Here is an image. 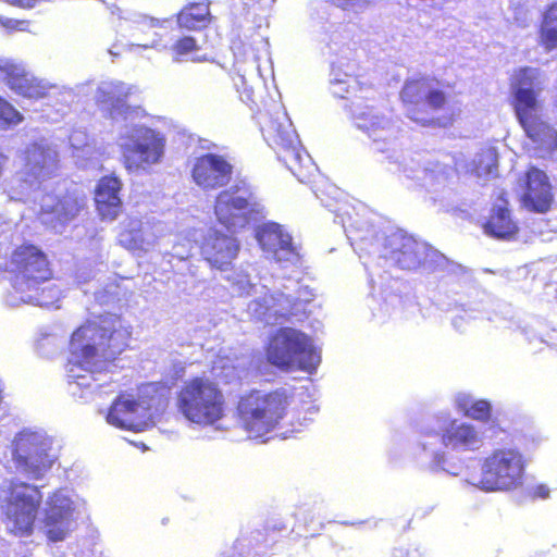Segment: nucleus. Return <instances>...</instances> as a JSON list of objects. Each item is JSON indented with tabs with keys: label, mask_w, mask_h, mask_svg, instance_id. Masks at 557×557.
<instances>
[{
	"label": "nucleus",
	"mask_w": 557,
	"mask_h": 557,
	"mask_svg": "<svg viewBox=\"0 0 557 557\" xmlns=\"http://www.w3.org/2000/svg\"><path fill=\"white\" fill-rule=\"evenodd\" d=\"M131 335L117 315L100 314L86 320L72 333L71 354L81 368L96 364L99 355L112 360L127 348Z\"/></svg>",
	"instance_id": "nucleus-1"
},
{
	"label": "nucleus",
	"mask_w": 557,
	"mask_h": 557,
	"mask_svg": "<svg viewBox=\"0 0 557 557\" xmlns=\"http://www.w3.org/2000/svg\"><path fill=\"white\" fill-rule=\"evenodd\" d=\"M454 88V83H442L435 76L420 75L405 81L399 99L413 122L425 127L447 128L457 119L455 112L441 116L432 114L446 110Z\"/></svg>",
	"instance_id": "nucleus-2"
},
{
	"label": "nucleus",
	"mask_w": 557,
	"mask_h": 557,
	"mask_svg": "<svg viewBox=\"0 0 557 557\" xmlns=\"http://www.w3.org/2000/svg\"><path fill=\"white\" fill-rule=\"evenodd\" d=\"M536 72L531 67L519 69L511 82V107L525 136L539 150H557V131L542 116L540 89L533 87Z\"/></svg>",
	"instance_id": "nucleus-3"
},
{
	"label": "nucleus",
	"mask_w": 557,
	"mask_h": 557,
	"mask_svg": "<svg viewBox=\"0 0 557 557\" xmlns=\"http://www.w3.org/2000/svg\"><path fill=\"white\" fill-rule=\"evenodd\" d=\"M175 407L190 423L210 426L226 416L227 403L218 382L206 375H195L177 389Z\"/></svg>",
	"instance_id": "nucleus-4"
},
{
	"label": "nucleus",
	"mask_w": 557,
	"mask_h": 557,
	"mask_svg": "<svg viewBox=\"0 0 557 557\" xmlns=\"http://www.w3.org/2000/svg\"><path fill=\"white\" fill-rule=\"evenodd\" d=\"M290 399L292 395L284 388L248 391L236 406L243 429L256 438L272 432L287 414Z\"/></svg>",
	"instance_id": "nucleus-5"
},
{
	"label": "nucleus",
	"mask_w": 557,
	"mask_h": 557,
	"mask_svg": "<svg viewBox=\"0 0 557 557\" xmlns=\"http://www.w3.org/2000/svg\"><path fill=\"white\" fill-rule=\"evenodd\" d=\"M265 357L270 364L283 371L300 370L312 373L321 361L312 338L300 330L283 326L268 341Z\"/></svg>",
	"instance_id": "nucleus-6"
},
{
	"label": "nucleus",
	"mask_w": 557,
	"mask_h": 557,
	"mask_svg": "<svg viewBox=\"0 0 557 557\" xmlns=\"http://www.w3.org/2000/svg\"><path fill=\"white\" fill-rule=\"evenodd\" d=\"M261 132L268 145L276 152L278 160L299 180L309 176L312 168L310 157L298 147L297 136L286 117H268Z\"/></svg>",
	"instance_id": "nucleus-7"
},
{
	"label": "nucleus",
	"mask_w": 557,
	"mask_h": 557,
	"mask_svg": "<svg viewBox=\"0 0 557 557\" xmlns=\"http://www.w3.org/2000/svg\"><path fill=\"white\" fill-rule=\"evenodd\" d=\"M42 502L40 490H8L0 498L3 521L10 533L16 536H29Z\"/></svg>",
	"instance_id": "nucleus-8"
},
{
	"label": "nucleus",
	"mask_w": 557,
	"mask_h": 557,
	"mask_svg": "<svg viewBox=\"0 0 557 557\" xmlns=\"http://www.w3.org/2000/svg\"><path fill=\"white\" fill-rule=\"evenodd\" d=\"M79 515V506L62 490H54L47 498L42 518L46 537L53 543L67 539L77 529Z\"/></svg>",
	"instance_id": "nucleus-9"
},
{
	"label": "nucleus",
	"mask_w": 557,
	"mask_h": 557,
	"mask_svg": "<svg viewBox=\"0 0 557 557\" xmlns=\"http://www.w3.org/2000/svg\"><path fill=\"white\" fill-rule=\"evenodd\" d=\"M256 202L253 195L242 191L238 186L223 189L214 200V214L218 222L230 232L245 228L251 219Z\"/></svg>",
	"instance_id": "nucleus-10"
},
{
	"label": "nucleus",
	"mask_w": 557,
	"mask_h": 557,
	"mask_svg": "<svg viewBox=\"0 0 557 557\" xmlns=\"http://www.w3.org/2000/svg\"><path fill=\"white\" fill-rule=\"evenodd\" d=\"M521 194L519 203L522 209L536 214H546L555 205V191L548 174L530 165L520 177Z\"/></svg>",
	"instance_id": "nucleus-11"
},
{
	"label": "nucleus",
	"mask_w": 557,
	"mask_h": 557,
	"mask_svg": "<svg viewBox=\"0 0 557 557\" xmlns=\"http://www.w3.org/2000/svg\"><path fill=\"white\" fill-rule=\"evenodd\" d=\"M22 158L21 182L29 187L39 188L58 174L59 154L48 144L38 141L29 144L23 150Z\"/></svg>",
	"instance_id": "nucleus-12"
},
{
	"label": "nucleus",
	"mask_w": 557,
	"mask_h": 557,
	"mask_svg": "<svg viewBox=\"0 0 557 557\" xmlns=\"http://www.w3.org/2000/svg\"><path fill=\"white\" fill-rule=\"evenodd\" d=\"M47 444L35 433H18L13 441L12 457L17 470L39 479L52 466Z\"/></svg>",
	"instance_id": "nucleus-13"
},
{
	"label": "nucleus",
	"mask_w": 557,
	"mask_h": 557,
	"mask_svg": "<svg viewBox=\"0 0 557 557\" xmlns=\"http://www.w3.org/2000/svg\"><path fill=\"white\" fill-rule=\"evenodd\" d=\"M15 284L28 289L51 278L47 256L33 244L17 246L11 255Z\"/></svg>",
	"instance_id": "nucleus-14"
},
{
	"label": "nucleus",
	"mask_w": 557,
	"mask_h": 557,
	"mask_svg": "<svg viewBox=\"0 0 557 557\" xmlns=\"http://www.w3.org/2000/svg\"><path fill=\"white\" fill-rule=\"evenodd\" d=\"M164 146V137L146 127L140 131L136 140L122 147V163L128 172L145 170L161 160Z\"/></svg>",
	"instance_id": "nucleus-15"
},
{
	"label": "nucleus",
	"mask_w": 557,
	"mask_h": 557,
	"mask_svg": "<svg viewBox=\"0 0 557 557\" xmlns=\"http://www.w3.org/2000/svg\"><path fill=\"white\" fill-rule=\"evenodd\" d=\"M523 472L521 455L515 450H497L484 462L482 487L517 485Z\"/></svg>",
	"instance_id": "nucleus-16"
},
{
	"label": "nucleus",
	"mask_w": 557,
	"mask_h": 557,
	"mask_svg": "<svg viewBox=\"0 0 557 557\" xmlns=\"http://www.w3.org/2000/svg\"><path fill=\"white\" fill-rule=\"evenodd\" d=\"M233 173L234 166L227 158L213 152L197 157L190 171L194 183L205 191L227 186Z\"/></svg>",
	"instance_id": "nucleus-17"
},
{
	"label": "nucleus",
	"mask_w": 557,
	"mask_h": 557,
	"mask_svg": "<svg viewBox=\"0 0 557 557\" xmlns=\"http://www.w3.org/2000/svg\"><path fill=\"white\" fill-rule=\"evenodd\" d=\"M480 227L487 237L496 240L510 242L518 237L520 225L513 215L509 195L506 190L497 194L487 216L481 222Z\"/></svg>",
	"instance_id": "nucleus-18"
},
{
	"label": "nucleus",
	"mask_w": 557,
	"mask_h": 557,
	"mask_svg": "<svg viewBox=\"0 0 557 557\" xmlns=\"http://www.w3.org/2000/svg\"><path fill=\"white\" fill-rule=\"evenodd\" d=\"M239 250V240L221 232L209 234L200 245L202 259L219 271L231 270Z\"/></svg>",
	"instance_id": "nucleus-19"
},
{
	"label": "nucleus",
	"mask_w": 557,
	"mask_h": 557,
	"mask_svg": "<svg viewBox=\"0 0 557 557\" xmlns=\"http://www.w3.org/2000/svg\"><path fill=\"white\" fill-rule=\"evenodd\" d=\"M123 182L114 173L101 176L94 189V205L101 221H115L123 211Z\"/></svg>",
	"instance_id": "nucleus-20"
},
{
	"label": "nucleus",
	"mask_w": 557,
	"mask_h": 557,
	"mask_svg": "<svg viewBox=\"0 0 557 557\" xmlns=\"http://www.w3.org/2000/svg\"><path fill=\"white\" fill-rule=\"evenodd\" d=\"M2 81L15 94L29 99H42L48 95V85L25 70L24 66L10 60H0Z\"/></svg>",
	"instance_id": "nucleus-21"
},
{
	"label": "nucleus",
	"mask_w": 557,
	"mask_h": 557,
	"mask_svg": "<svg viewBox=\"0 0 557 557\" xmlns=\"http://www.w3.org/2000/svg\"><path fill=\"white\" fill-rule=\"evenodd\" d=\"M257 239L261 248L272 253L278 262L287 260L295 252L292 237L277 223L270 222L261 225L257 232Z\"/></svg>",
	"instance_id": "nucleus-22"
},
{
	"label": "nucleus",
	"mask_w": 557,
	"mask_h": 557,
	"mask_svg": "<svg viewBox=\"0 0 557 557\" xmlns=\"http://www.w3.org/2000/svg\"><path fill=\"white\" fill-rule=\"evenodd\" d=\"M139 404L135 399H123L122 397H117L111 405L107 420L110 424L124 429V430H135L136 421L135 414Z\"/></svg>",
	"instance_id": "nucleus-23"
},
{
	"label": "nucleus",
	"mask_w": 557,
	"mask_h": 557,
	"mask_svg": "<svg viewBox=\"0 0 557 557\" xmlns=\"http://www.w3.org/2000/svg\"><path fill=\"white\" fill-rule=\"evenodd\" d=\"M211 21L210 8L205 2H193L177 13V24L181 28L199 30Z\"/></svg>",
	"instance_id": "nucleus-24"
},
{
	"label": "nucleus",
	"mask_w": 557,
	"mask_h": 557,
	"mask_svg": "<svg viewBox=\"0 0 557 557\" xmlns=\"http://www.w3.org/2000/svg\"><path fill=\"white\" fill-rule=\"evenodd\" d=\"M476 441L478 433L474 426L468 423L457 424L456 421H451L442 434V444L446 447H470Z\"/></svg>",
	"instance_id": "nucleus-25"
},
{
	"label": "nucleus",
	"mask_w": 557,
	"mask_h": 557,
	"mask_svg": "<svg viewBox=\"0 0 557 557\" xmlns=\"http://www.w3.org/2000/svg\"><path fill=\"white\" fill-rule=\"evenodd\" d=\"M82 209V199L74 195L65 194L59 197L50 209H42V212L53 214V220L59 223H67L77 216Z\"/></svg>",
	"instance_id": "nucleus-26"
},
{
	"label": "nucleus",
	"mask_w": 557,
	"mask_h": 557,
	"mask_svg": "<svg viewBox=\"0 0 557 557\" xmlns=\"http://www.w3.org/2000/svg\"><path fill=\"white\" fill-rule=\"evenodd\" d=\"M393 258L403 270H416L423 263L422 253L418 243L405 239L399 247L393 250Z\"/></svg>",
	"instance_id": "nucleus-27"
},
{
	"label": "nucleus",
	"mask_w": 557,
	"mask_h": 557,
	"mask_svg": "<svg viewBox=\"0 0 557 557\" xmlns=\"http://www.w3.org/2000/svg\"><path fill=\"white\" fill-rule=\"evenodd\" d=\"M498 169V153L494 147L482 149L471 163V173L476 177H495Z\"/></svg>",
	"instance_id": "nucleus-28"
},
{
	"label": "nucleus",
	"mask_w": 557,
	"mask_h": 557,
	"mask_svg": "<svg viewBox=\"0 0 557 557\" xmlns=\"http://www.w3.org/2000/svg\"><path fill=\"white\" fill-rule=\"evenodd\" d=\"M201 46L197 42L196 38L189 35L177 38L170 47V51L174 61H183L186 57H190L193 62H206L207 55H198Z\"/></svg>",
	"instance_id": "nucleus-29"
},
{
	"label": "nucleus",
	"mask_w": 557,
	"mask_h": 557,
	"mask_svg": "<svg viewBox=\"0 0 557 557\" xmlns=\"http://www.w3.org/2000/svg\"><path fill=\"white\" fill-rule=\"evenodd\" d=\"M540 38L546 49L552 50L557 47V2L546 10L540 29Z\"/></svg>",
	"instance_id": "nucleus-30"
},
{
	"label": "nucleus",
	"mask_w": 557,
	"mask_h": 557,
	"mask_svg": "<svg viewBox=\"0 0 557 557\" xmlns=\"http://www.w3.org/2000/svg\"><path fill=\"white\" fill-rule=\"evenodd\" d=\"M459 409L463 416L482 422H487L491 419V404L487 400H469L463 399L459 403Z\"/></svg>",
	"instance_id": "nucleus-31"
},
{
	"label": "nucleus",
	"mask_w": 557,
	"mask_h": 557,
	"mask_svg": "<svg viewBox=\"0 0 557 557\" xmlns=\"http://www.w3.org/2000/svg\"><path fill=\"white\" fill-rule=\"evenodd\" d=\"M119 243L129 251L145 250V238L140 227L123 230L119 235Z\"/></svg>",
	"instance_id": "nucleus-32"
},
{
	"label": "nucleus",
	"mask_w": 557,
	"mask_h": 557,
	"mask_svg": "<svg viewBox=\"0 0 557 557\" xmlns=\"http://www.w3.org/2000/svg\"><path fill=\"white\" fill-rule=\"evenodd\" d=\"M23 115L9 101L0 97V127L10 128L20 124Z\"/></svg>",
	"instance_id": "nucleus-33"
},
{
	"label": "nucleus",
	"mask_w": 557,
	"mask_h": 557,
	"mask_svg": "<svg viewBox=\"0 0 557 557\" xmlns=\"http://www.w3.org/2000/svg\"><path fill=\"white\" fill-rule=\"evenodd\" d=\"M30 22L28 20H16L0 15V26L8 33L29 32Z\"/></svg>",
	"instance_id": "nucleus-34"
},
{
	"label": "nucleus",
	"mask_w": 557,
	"mask_h": 557,
	"mask_svg": "<svg viewBox=\"0 0 557 557\" xmlns=\"http://www.w3.org/2000/svg\"><path fill=\"white\" fill-rule=\"evenodd\" d=\"M234 86L236 87L237 91L240 95V98L245 102H255L253 100V88L244 75L236 74L233 76Z\"/></svg>",
	"instance_id": "nucleus-35"
},
{
	"label": "nucleus",
	"mask_w": 557,
	"mask_h": 557,
	"mask_svg": "<svg viewBox=\"0 0 557 557\" xmlns=\"http://www.w3.org/2000/svg\"><path fill=\"white\" fill-rule=\"evenodd\" d=\"M38 0H7L12 5L29 9L33 8Z\"/></svg>",
	"instance_id": "nucleus-36"
},
{
	"label": "nucleus",
	"mask_w": 557,
	"mask_h": 557,
	"mask_svg": "<svg viewBox=\"0 0 557 557\" xmlns=\"http://www.w3.org/2000/svg\"><path fill=\"white\" fill-rule=\"evenodd\" d=\"M547 496H548V490H537L532 495V498H536V497L546 498Z\"/></svg>",
	"instance_id": "nucleus-37"
},
{
	"label": "nucleus",
	"mask_w": 557,
	"mask_h": 557,
	"mask_svg": "<svg viewBox=\"0 0 557 557\" xmlns=\"http://www.w3.org/2000/svg\"><path fill=\"white\" fill-rule=\"evenodd\" d=\"M227 557H244L240 553H232Z\"/></svg>",
	"instance_id": "nucleus-38"
},
{
	"label": "nucleus",
	"mask_w": 557,
	"mask_h": 557,
	"mask_svg": "<svg viewBox=\"0 0 557 557\" xmlns=\"http://www.w3.org/2000/svg\"><path fill=\"white\" fill-rule=\"evenodd\" d=\"M20 487H30V486L26 483H22Z\"/></svg>",
	"instance_id": "nucleus-39"
}]
</instances>
